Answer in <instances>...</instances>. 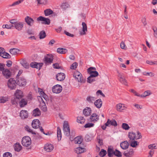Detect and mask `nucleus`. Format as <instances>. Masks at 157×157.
Instances as JSON below:
<instances>
[{
	"label": "nucleus",
	"mask_w": 157,
	"mask_h": 157,
	"mask_svg": "<svg viewBox=\"0 0 157 157\" xmlns=\"http://www.w3.org/2000/svg\"><path fill=\"white\" fill-rule=\"evenodd\" d=\"M67 52V50L65 48H58L57 49V52L58 53L60 54H64Z\"/></svg>",
	"instance_id": "33"
},
{
	"label": "nucleus",
	"mask_w": 157,
	"mask_h": 157,
	"mask_svg": "<svg viewBox=\"0 0 157 157\" xmlns=\"http://www.w3.org/2000/svg\"><path fill=\"white\" fill-rule=\"evenodd\" d=\"M99 120V116L96 113H93L90 116V119L88 120L90 122H96Z\"/></svg>",
	"instance_id": "12"
},
{
	"label": "nucleus",
	"mask_w": 157,
	"mask_h": 157,
	"mask_svg": "<svg viewBox=\"0 0 157 157\" xmlns=\"http://www.w3.org/2000/svg\"><path fill=\"white\" fill-rule=\"evenodd\" d=\"M107 154L106 151L103 149H101V151L99 153V155L101 157H104Z\"/></svg>",
	"instance_id": "41"
},
{
	"label": "nucleus",
	"mask_w": 157,
	"mask_h": 157,
	"mask_svg": "<svg viewBox=\"0 0 157 157\" xmlns=\"http://www.w3.org/2000/svg\"><path fill=\"white\" fill-rule=\"evenodd\" d=\"M85 149L83 147H81L80 146L77 147L75 150V151L78 154H80L85 151Z\"/></svg>",
	"instance_id": "25"
},
{
	"label": "nucleus",
	"mask_w": 157,
	"mask_h": 157,
	"mask_svg": "<svg viewBox=\"0 0 157 157\" xmlns=\"http://www.w3.org/2000/svg\"><path fill=\"white\" fill-rule=\"evenodd\" d=\"M2 57L4 58H7L10 59L11 58V56L8 53L4 51V52H3V54L1 56Z\"/></svg>",
	"instance_id": "42"
},
{
	"label": "nucleus",
	"mask_w": 157,
	"mask_h": 157,
	"mask_svg": "<svg viewBox=\"0 0 157 157\" xmlns=\"http://www.w3.org/2000/svg\"><path fill=\"white\" fill-rule=\"evenodd\" d=\"M133 153L134 151L133 149H131L125 151L123 153V154L126 157H131L133 155Z\"/></svg>",
	"instance_id": "23"
},
{
	"label": "nucleus",
	"mask_w": 157,
	"mask_h": 157,
	"mask_svg": "<svg viewBox=\"0 0 157 157\" xmlns=\"http://www.w3.org/2000/svg\"><path fill=\"white\" fill-rule=\"evenodd\" d=\"M94 124L92 123H88L86 124L84 126L85 128H90L93 127Z\"/></svg>",
	"instance_id": "50"
},
{
	"label": "nucleus",
	"mask_w": 157,
	"mask_h": 157,
	"mask_svg": "<svg viewBox=\"0 0 157 157\" xmlns=\"http://www.w3.org/2000/svg\"><path fill=\"white\" fill-rule=\"evenodd\" d=\"M98 75V73L97 71H94L93 73L91 74L90 75V77H95Z\"/></svg>",
	"instance_id": "58"
},
{
	"label": "nucleus",
	"mask_w": 157,
	"mask_h": 157,
	"mask_svg": "<svg viewBox=\"0 0 157 157\" xmlns=\"http://www.w3.org/2000/svg\"><path fill=\"white\" fill-rule=\"evenodd\" d=\"M41 115V112L38 108L34 109L33 111V116L34 117L39 116Z\"/></svg>",
	"instance_id": "26"
},
{
	"label": "nucleus",
	"mask_w": 157,
	"mask_h": 157,
	"mask_svg": "<svg viewBox=\"0 0 157 157\" xmlns=\"http://www.w3.org/2000/svg\"><path fill=\"white\" fill-rule=\"evenodd\" d=\"M73 76L79 82L84 83L85 82L82 74L78 71H75L73 74Z\"/></svg>",
	"instance_id": "4"
},
{
	"label": "nucleus",
	"mask_w": 157,
	"mask_h": 157,
	"mask_svg": "<svg viewBox=\"0 0 157 157\" xmlns=\"http://www.w3.org/2000/svg\"><path fill=\"white\" fill-rule=\"evenodd\" d=\"M75 143L76 144H80L83 141V139L81 136H78L74 139Z\"/></svg>",
	"instance_id": "28"
},
{
	"label": "nucleus",
	"mask_w": 157,
	"mask_h": 157,
	"mask_svg": "<svg viewBox=\"0 0 157 157\" xmlns=\"http://www.w3.org/2000/svg\"><path fill=\"white\" fill-rule=\"evenodd\" d=\"M114 152L113 148L109 147L107 149L108 156L109 157H113L114 154Z\"/></svg>",
	"instance_id": "29"
},
{
	"label": "nucleus",
	"mask_w": 157,
	"mask_h": 157,
	"mask_svg": "<svg viewBox=\"0 0 157 157\" xmlns=\"http://www.w3.org/2000/svg\"><path fill=\"white\" fill-rule=\"evenodd\" d=\"M156 145L155 144H150L149 145L148 147L149 149H151L152 150L154 149H156Z\"/></svg>",
	"instance_id": "61"
},
{
	"label": "nucleus",
	"mask_w": 157,
	"mask_h": 157,
	"mask_svg": "<svg viewBox=\"0 0 157 157\" xmlns=\"http://www.w3.org/2000/svg\"><path fill=\"white\" fill-rule=\"evenodd\" d=\"M122 127L123 129L125 130H128L130 128V127H129L128 124L125 123H123L122 124Z\"/></svg>",
	"instance_id": "47"
},
{
	"label": "nucleus",
	"mask_w": 157,
	"mask_h": 157,
	"mask_svg": "<svg viewBox=\"0 0 157 157\" xmlns=\"http://www.w3.org/2000/svg\"><path fill=\"white\" fill-rule=\"evenodd\" d=\"M69 7V5L67 2L63 3L61 6V8L64 10H66Z\"/></svg>",
	"instance_id": "39"
},
{
	"label": "nucleus",
	"mask_w": 157,
	"mask_h": 157,
	"mask_svg": "<svg viewBox=\"0 0 157 157\" xmlns=\"http://www.w3.org/2000/svg\"><path fill=\"white\" fill-rule=\"evenodd\" d=\"M78 66V63L76 62L73 63L70 67V68L71 69H75Z\"/></svg>",
	"instance_id": "53"
},
{
	"label": "nucleus",
	"mask_w": 157,
	"mask_h": 157,
	"mask_svg": "<svg viewBox=\"0 0 157 157\" xmlns=\"http://www.w3.org/2000/svg\"><path fill=\"white\" fill-rule=\"evenodd\" d=\"M39 38L40 39L44 38L46 36L45 32L44 31H41L39 34Z\"/></svg>",
	"instance_id": "37"
},
{
	"label": "nucleus",
	"mask_w": 157,
	"mask_h": 157,
	"mask_svg": "<svg viewBox=\"0 0 157 157\" xmlns=\"http://www.w3.org/2000/svg\"><path fill=\"white\" fill-rule=\"evenodd\" d=\"M117 125V123L114 119L110 120L109 119H108L106 123V125L108 126V127L110 126L111 125L116 126Z\"/></svg>",
	"instance_id": "13"
},
{
	"label": "nucleus",
	"mask_w": 157,
	"mask_h": 157,
	"mask_svg": "<svg viewBox=\"0 0 157 157\" xmlns=\"http://www.w3.org/2000/svg\"><path fill=\"white\" fill-rule=\"evenodd\" d=\"M128 142L130 144V145L133 147H135L136 146L138 145L137 142L135 140H133L132 141H128Z\"/></svg>",
	"instance_id": "31"
},
{
	"label": "nucleus",
	"mask_w": 157,
	"mask_h": 157,
	"mask_svg": "<svg viewBox=\"0 0 157 157\" xmlns=\"http://www.w3.org/2000/svg\"><path fill=\"white\" fill-rule=\"evenodd\" d=\"M13 26L18 31H20L23 27V23L22 22H17Z\"/></svg>",
	"instance_id": "16"
},
{
	"label": "nucleus",
	"mask_w": 157,
	"mask_h": 157,
	"mask_svg": "<svg viewBox=\"0 0 157 157\" xmlns=\"http://www.w3.org/2000/svg\"><path fill=\"white\" fill-rule=\"evenodd\" d=\"M25 130L26 131H27V132H31L33 134H35V135L36 134V133L35 132H33L32 131V129H31L29 128V126H26L25 127Z\"/></svg>",
	"instance_id": "48"
},
{
	"label": "nucleus",
	"mask_w": 157,
	"mask_h": 157,
	"mask_svg": "<svg viewBox=\"0 0 157 157\" xmlns=\"http://www.w3.org/2000/svg\"><path fill=\"white\" fill-rule=\"evenodd\" d=\"M95 81V79L94 77H90V75L87 78V82L89 83H91Z\"/></svg>",
	"instance_id": "45"
},
{
	"label": "nucleus",
	"mask_w": 157,
	"mask_h": 157,
	"mask_svg": "<svg viewBox=\"0 0 157 157\" xmlns=\"http://www.w3.org/2000/svg\"><path fill=\"white\" fill-rule=\"evenodd\" d=\"M20 51V50L18 49L13 48L11 49L10 50V52L11 54L15 55L17 54L18 52Z\"/></svg>",
	"instance_id": "34"
},
{
	"label": "nucleus",
	"mask_w": 157,
	"mask_h": 157,
	"mask_svg": "<svg viewBox=\"0 0 157 157\" xmlns=\"http://www.w3.org/2000/svg\"><path fill=\"white\" fill-rule=\"evenodd\" d=\"M64 33L67 36L71 37H73L74 36V35H73V34H71L70 33H69L68 32H67L66 31H64Z\"/></svg>",
	"instance_id": "63"
},
{
	"label": "nucleus",
	"mask_w": 157,
	"mask_h": 157,
	"mask_svg": "<svg viewBox=\"0 0 157 157\" xmlns=\"http://www.w3.org/2000/svg\"><path fill=\"white\" fill-rule=\"evenodd\" d=\"M150 94L151 93L149 90L145 91L144 92V95H142V97H145L150 95Z\"/></svg>",
	"instance_id": "59"
},
{
	"label": "nucleus",
	"mask_w": 157,
	"mask_h": 157,
	"mask_svg": "<svg viewBox=\"0 0 157 157\" xmlns=\"http://www.w3.org/2000/svg\"><path fill=\"white\" fill-rule=\"evenodd\" d=\"M17 85L16 80L13 78H10L7 82L8 87L11 90H14L16 88Z\"/></svg>",
	"instance_id": "2"
},
{
	"label": "nucleus",
	"mask_w": 157,
	"mask_h": 157,
	"mask_svg": "<svg viewBox=\"0 0 157 157\" xmlns=\"http://www.w3.org/2000/svg\"><path fill=\"white\" fill-rule=\"evenodd\" d=\"M91 137L88 135H86L85 137V140L86 141H89L91 140Z\"/></svg>",
	"instance_id": "56"
},
{
	"label": "nucleus",
	"mask_w": 157,
	"mask_h": 157,
	"mask_svg": "<svg viewBox=\"0 0 157 157\" xmlns=\"http://www.w3.org/2000/svg\"><path fill=\"white\" fill-rule=\"evenodd\" d=\"M22 65L25 68L28 69L29 67V65L28 63L25 61H23L21 63Z\"/></svg>",
	"instance_id": "46"
},
{
	"label": "nucleus",
	"mask_w": 157,
	"mask_h": 157,
	"mask_svg": "<svg viewBox=\"0 0 157 157\" xmlns=\"http://www.w3.org/2000/svg\"><path fill=\"white\" fill-rule=\"evenodd\" d=\"M20 3H19L18 1L15 2H14L12 4L10 5H9V7H12V6H15L18 5Z\"/></svg>",
	"instance_id": "60"
},
{
	"label": "nucleus",
	"mask_w": 157,
	"mask_h": 157,
	"mask_svg": "<svg viewBox=\"0 0 157 157\" xmlns=\"http://www.w3.org/2000/svg\"><path fill=\"white\" fill-rule=\"evenodd\" d=\"M17 85L20 86H24L26 83V80L23 77L16 78V80Z\"/></svg>",
	"instance_id": "6"
},
{
	"label": "nucleus",
	"mask_w": 157,
	"mask_h": 157,
	"mask_svg": "<svg viewBox=\"0 0 157 157\" xmlns=\"http://www.w3.org/2000/svg\"><path fill=\"white\" fill-rule=\"evenodd\" d=\"M120 47L121 49H126L127 48V47L123 42H122L120 44Z\"/></svg>",
	"instance_id": "57"
},
{
	"label": "nucleus",
	"mask_w": 157,
	"mask_h": 157,
	"mask_svg": "<svg viewBox=\"0 0 157 157\" xmlns=\"http://www.w3.org/2000/svg\"><path fill=\"white\" fill-rule=\"evenodd\" d=\"M53 11L50 9H47L44 11V14L46 16H48L53 13Z\"/></svg>",
	"instance_id": "40"
},
{
	"label": "nucleus",
	"mask_w": 157,
	"mask_h": 157,
	"mask_svg": "<svg viewBox=\"0 0 157 157\" xmlns=\"http://www.w3.org/2000/svg\"><path fill=\"white\" fill-rule=\"evenodd\" d=\"M12 155L10 152H6L3 155V157H12Z\"/></svg>",
	"instance_id": "51"
},
{
	"label": "nucleus",
	"mask_w": 157,
	"mask_h": 157,
	"mask_svg": "<svg viewBox=\"0 0 157 157\" xmlns=\"http://www.w3.org/2000/svg\"><path fill=\"white\" fill-rule=\"evenodd\" d=\"M94 97L90 96H88L86 98V100L89 102H93L95 100Z\"/></svg>",
	"instance_id": "44"
},
{
	"label": "nucleus",
	"mask_w": 157,
	"mask_h": 157,
	"mask_svg": "<svg viewBox=\"0 0 157 157\" xmlns=\"http://www.w3.org/2000/svg\"><path fill=\"white\" fill-rule=\"evenodd\" d=\"M137 134V136H136L135 133L133 132H129L128 134V137L129 140L128 141H131V140L132 141V140H135V139L137 140L140 139L142 137L141 133L139 132H138Z\"/></svg>",
	"instance_id": "3"
},
{
	"label": "nucleus",
	"mask_w": 157,
	"mask_h": 157,
	"mask_svg": "<svg viewBox=\"0 0 157 157\" xmlns=\"http://www.w3.org/2000/svg\"><path fill=\"white\" fill-rule=\"evenodd\" d=\"M82 31L80 32V35H84L86 34V32L87 31V26L86 24L84 22H82Z\"/></svg>",
	"instance_id": "18"
},
{
	"label": "nucleus",
	"mask_w": 157,
	"mask_h": 157,
	"mask_svg": "<svg viewBox=\"0 0 157 157\" xmlns=\"http://www.w3.org/2000/svg\"><path fill=\"white\" fill-rule=\"evenodd\" d=\"M2 74L5 78L7 79L10 78L12 75V72L7 69H5L2 71Z\"/></svg>",
	"instance_id": "11"
},
{
	"label": "nucleus",
	"mask_w": 157,
	"mask_h": 157,
	"mask_svg": "<svg viewBox=\"0 0 157 157\" xmlns=\"http://www.w3.org/2000/svg\"><path fill=\"white\" fill-rule=\"evenodd\" d=\"M43 63H38L36 62H31L30 64V66L31 67L34 68H36L38 69L39 70L42 66Z\"/></svg>",
	"instance_id": "10"
},
{
	"label": "nucleus",
	"mask_w": 157,
	"mask_h": 157,
	"mask_svg": "<svg viewBox=\"0 0 157 157\" xmlns=\"http://www.w3.org/2000/svg\"><path fill=\"white\" fill-rule=\"evenodd\" d=\"M63 130L64 134L67 136H70V139L72 140L73 139V136L71 137V135H70V128L67 121H64L63 123Z\"/></svg>",
	"instance_id": "1"
},
{
	"label": "nucleus",
	"mask_w": 157,
	"mask_h": 157,
	"mask_svg": "<svg viewBox=\"0 0 157 157\" xmlns=\"http://www.w3.org/2000/svg\"><path fill=\"white\" fill-rule=\"evenodd\" d=\"M102 102L101 99H99L95 101L94 104L98 108H100L102 105Z\"/></svg>",
	"instance_id": "27"
},
{
	"label": "nucleus",
	"mask_w": 157,
	"mask_h": 157,
	"mask_svg": "<svg viewBox=\"0 0 157 157\" xmlns=\"http://www.w3.org/2000/svg\"><path fill=\"white\" fill-rule=\"evenodd\" d=\"M21 144L23 146L28 147L31 144V138L28 136L24 137L22 140Z\"/></svg>",
	"instance_id": "5"
},
{
	"label": "nucleus",
	"mask_w": 157,
	"mask_h": 157,
	"mask_svg": "<svg viewBox=\"0 0 157 157\" xmlns=\"http://www.w3.org/2000/svg\"><path fill=\"white\" fill-rule=\"evenodd\" d=\"M77 121L78 123L82 124L85 122V119L83 117L79 116L77 117Z\"/></svg>",
	"instance_id": "35"
},
{
	"label": "nucleus",
	"mask_w": 157,
	"mask_h": 157,
	"mask_svg": "<svg viewBox=\"0 0 157 157\" xmlns=\"http://www.w3.org/2000/svg\"><path fill=\"white\" fill-rule=\"evenodd\" d=\"M121 147L124 150L127 149L129 146V144L127 141H124L121 143L120 144Z\"/></svg>",
	"instance_id": "20"
},
{
	"label": "nucleus",
	"mask_w": 157,
	"mask_h": 157,
	"mask_svg": "<svg viewBox=\"0 0 157 157\" xmlns=\"http://www.w3.org/2000/svg\"><path fill=\"white\" fill-rule=\"evenodd\" d=\"M53 148V145L51 144H46L44 147V149L45 150L48 152L52 151Z\"/></svg>",
	"instance_id": "21"
},
{
	"label": "nucleus",
	"mask_w": 157,
	"mask_h": 157,
	"mask_svg": "<svg viewBox=\"0 0 157 157\" xmlns=\"http://www.w3.org/2000/svg\"><path fill=\"white\" fill-rule=\"evenodd\" d=\"M14 95L16 99H21L23 96L22 91L19 90H17L16 91Z\"/></svg>",
	"instance_id": "17"
},
{
	"label": "nucleus",
	"mask_w": 157,
	"mask_h": 157,
	"mask_svg": "<svg viewBox=\"0 0 157 157\" xmlns=\"http://www.w3.org/2000/svg\"><path fill=\"white\" fill-rule=\"evenodd\" d=\"M40 124V121L38 119L33 120L32 123V126L34 128H38Z\"/></svg>",
	"instance_id": "19"
},
{
	"label": "nucleus",
	"mask_w": 157,
	"mask_h": 157,
	"mask_svg": "<svg viewBox=\"0 0 157 157\" xmlns=\"http://www.w3.org/2000/svg\"><path fill=\"white\" fill-rule=\"evenodd\" d=\"M119 81L121 83L124 84L125 85H127V81L124 77L121 78H120Z\"/></svg>",
	"instance_id": "49"
},
{
	"label": "nucleus",
	"mask_w": 157,
	"mask_h": 157,
	"mask_svg": "<svg viewBox=\"0 0 157 157\" xmlns=\"http://www.w3.org/2000/svg\"><path fill=\"white\" fill-rule=\"evenodd\" d=\"M62 90V86L59 85L57 84L54 86L52 88V90L53 93L59 94Z\"/></svg>",
	"instance_id": "8"
},
{
	"label": "nucleus",
	"mask_w": 157,
	"mask_h": 157,
	"mask_svg": "<svg viewBox=\"0 0 157 157\" xmlns=\"http://www.w3.org/2000/svg\"><path fill=\"white\" fill-rule=\"evenodd\" d=\"M27 101H25L24 98L21 99V101L19 102L20 106L21 107H24L25 105L27 104Z\"/></svg>",
	"instance_id": "36"
},
{
	"label": "nucleus",
	"mask_w": 157,
	"mask_h": 157,
	"mask_svg": "<svg viewBox=\"0 0 157 157\" xmlns=\"http://www.w3.org/2000/svg\"><path fill=\"white\" fill-rule=\"evenodd\" d=\"M57 136L58 140H59H59H60L62 137V134L61 129L59 127L57 128Z\"/></svg>",
	"instance_id": "38"
},
{
	"label": "nucleus",
	"mask_w": 157,
	"mask_h": 157,
	"mask_svg": "<svg viewBox=\"0 0 157 157\" xmlns=\"http://www.w3.org/2000/svg\"><path fill=\"white\" fill-rule=\"evenodd\" d=\"M53 56L51 54H48L45 56L44 61L45 63H52Z\"/></svg>",
	"instance_id": "7"
},
{
	"label": "nucleus",
	"mask_w": 157,
	"mask_h": 157,
	"mask_svg": "<svg viewBox=\"0 0 157 157\" xmlns=\"http://www.w3.org/2000/svg\"><path fill=\"white\" fill-rule=\"evenodd\" d=\"M25 21L29 25L32 26L33 25L34 21L31 17L27 16L25 18Z\"/></svg>",
	"instance_id": "14"
},
{
	"label": "nucleus",
	"mask_w": 157,
	"mask_h": 157,
	"mask_svg": "<svg viewBox=\"0 0 157 157\" xmlns=\"http://www.w3.org/2000/svg\"><path fill=\"white\" fill-rule=\"evenodd\" d=\"M91 110L90 108L86 107L83 110V113L86 116H89L91 113Z\"/></svg>",
	"instance_id": "24"
},
{
	"label": "nucleus",
	"mask_w": 157,
	"mask_h": 157,
	"mask_svg": "<svg viewBox=\"0 0 157 157\" xmlns=\"http://www.w3.org/2000/svg\"><path fill=\"white\" fill-rule=\"evenodd\" d=\"M14 149L15 151H20L22 149V146L19 143H16L14 145Z\"/></svg>",
	"instance_id": "30"
},
{
	"label": "nucleus",
	"mask_w": 157,
	"mask_h": 157,
	"mask_svg": "<svg viewBox=\"0 0 157 157\" xmlns=\"http://www.w3.org/2000/svg\"><path fill=\"white\" fill-rule=\"evenodd\" d=\"M8 98L4 97H2L0 98V102L1 103H4L8 101Z\"/></svg>",
	"instance_id": "52"
},
{
	"label": "nucleus",
	"mask_w": 157,
	"mask_h": 157,
	"mask_svg": "<svg viewBox=\"0 0 157 157\" xmlns=\"http://www.w3.org/2000/svg\"><path fill=\"white\" fill-rule=\"evenodd\" d=\"M124 104L120 103L117 105L116 109L118 111H121L124 109Z\"/></svg>",
	"instance_id": "32"
},
{
	"label": "nucleus",
	"mask_w": 157,
	"mask_h": 157,
	"mask_svg": "<svg viewBox=\"0 0 157 157\" xmlns=\"http://www.w3.org/2000/svg\"><path fill=\"white\" fill-rule=\"evenodd\" d=\"M17 99H16V98H14L13 99H12L11 100V103L12 104H16L17 103Z\"/></svg>",
	"instance_id": "64"
},
{
	"label": "nucleus",
	"mask_w": 157,
	"mask_h": 157,
	"mask_svg": "<svg viewBox=\"0 0 157 157\" xmlns=\"http://www.w3.org/2000/svg\"><path fill=\"white\" fill-rule=\"evenodd\" d=\"M20 115L22 119L27 118L28 117V112L26 110H22L21 111Z\"/></svg>",
	"instance_id": "22"
},
{
	"label": "nucleus",
	"mask_w": 157,
	"mask_h": 157,
	"mask_svg": "<svg viewBox=\"0 0 157 157\" xmlns=\"http://www.w3.org/2000/svg\"><path fill=\"white\" fill-rule=\"evenodd\" d=\"M131 92L133 93L136 96L139 97H142V96L141 95L138 94L136 91L133 89H131L130 90Z\"/></svg>",
	"instance_id": "54"
},
{
	"label": "nucleus",
	"mask_w": 157,
	"mask_h": 157,
	"mask_svg": "<svg viewBox=\"0 0 157 157\" xmlns=\"http://www.w3.org/2000/svg\"><path fill=\"white\" fill-rule=\"evenodd\" d=\"M37 21H41L43 22L42 23L44 24L49 25L50 22L49 19L46 18L42 16H40L37 18Z\"/></svg>",
	"instance_id": "9"
},
{
	"label": "nucleus",
	"mask_w": 157,
	"mask_h": 157,
	"mask_svg": "<svg viewBox=\"0 0 157 157\" xmlns=\"http://www.w3.org/2000/svg\"><path fill=\"white\" fill-rule=\"evenodd\" d=\"M152 29L154 31V36L155 38H157V29L156 27H152Z\"/></svg>",
	"instance_id": "55"
},
{
	"label": "nucleus",
	"mask_w": 157,
	"mask_h": 157,
	"mask_svg": "<svg viewBox=\"0 0 157 157\" xmlns=\"http://www.w3.org/2000/svg\"><path fill=\"white\" fill-rule=\"evenodd\" d=\"M141 21L144 26H145L147 25V23L145 17H143L141 20Z\"/></svg>",
	"instance_id": "62"
},
{
	"label": "nucleus",
	"mask_w": 157,
	"mask_h": 157,
	"mask_svg": "<svg viewBox=\"0 0 157 157\" xmlns=\"http://www.w3.org/2000/svg\"><path fill=\"white\" fill-rule=\"evenodd\" d=\"M114 155L118 157H121L122 156L121 152L117 149H116L114 151Z\"/></svg>",
	"instance_id": "43"
},
{
	"label": "nucleus",
	"mask_w": 157,
	"mask_h": 157,
	"mask_svg": "<svg viewBox=\"0 0 157 157\" xmlns=\"http://www.w3.org/2000/svg\"><path fill=\"white\" fill-rule=\"evenodd\" d=\"M65 77V75L64 73H58L56 75V79L59 81H62L64 80Z\"/></svg>",
	"instance_id": "15"
}]
</instances>
